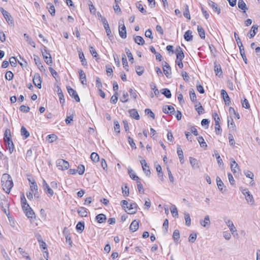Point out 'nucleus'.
Wrapping results in <instances>:
<instances>
[{
  "label": "nucleus",
  "instance_id": "obj_1",
  "mask_svg": "<svg viewBox=\"0 0 260 260\" xmlns=\"http://www.w3.org/2000/svg\"><path fill=\"white\" fill-rule=\"evenodd\" d=\"M1 183L3 189L9 193L13 186V182L10 175L8 174H4L1 179Z\"/></svg>",
  "mask_w": 260,
  "mask_h": 260
},
{
  "label": "nucleus",
  "instance_id": "obj_2",
  "mask_svg": "<svg viewBox=\"0 0 260 260\" xmlns=\"http://www.w3.org/2000/svg\"><path fill=\"white\" fill-rule=\"evenodd\" d=\"M0 206L3 212L9 217V208L10 206V203H9L8 201L5 198V197H4V198L1 200V202H0Z\"/></svg>",
  "mask_w": 260,
  "mask_h": 260
},
{
  "label": "nucleus",
  "instance_id": "obj_3",
  "mask_svg": "<svg viewBox=\"0 0 260 260\" xmlns=\"http://www.w3.org/2000/svg\"><path fill=\"white\" fill-rule=\"evenodd\" d=\"M42 53L46 63L48 65H51L52 63V57L45 46H44V51L42 50Z\"/></svg>",
  "mask_w": 260,
  "mask_h": 260
},
{
  "label": "nucleus",
  "instance_id": "obj_4",
  "mask_svg": "<svg viewBox=\"0 0 260 260\" xmlns=\"http://www.w3.org/2000/svg\"><path fill=\"white\" fill-rule=\"evenodd\" d=\"M56 166L59 170H64L68 169L70 165L68 161L62 159H59L56 161Z\"/></svg>",
  "mask_w": 260,
  "mask_h": 260
},
{
  "label": "nucleus",
  "instance_id": "obj_5",
  "mask_svg": "<svg viewBox=\"0 0 260 260\" xmlns=\"http://www.w3.org/2000/svg\"><path fill=\"white\" fill-rule=\"evenodd\" d=\"M7 149H9L10 153L14 150V144L11 138H4Z\"/></svg>",
  "mask_w": 260,
  "mask_h": 260
},
{
  "label": "nucleus",
  "instance_id": "obj_6",
  "mask_svg": "<svg viewBox=\"0 0 260 260\" xmlns=\"http://www.w3.org/2000/svg\"><path fill=\"white\" fill-rule=\"evenodd\" d=\"M67 90L70 95L72 98H74L75 101L77 102H80V98L76 91L74 89L71 88L70 86L67 87Z\"/></svg>",
  "mask_w": 260,
  "mask_h": 260
},
{
  "label": "nucleus",
  "instance_id": "obj_7",
  "mask_svg": "<svg viewBox=\"0 0 260 260\" xmlns=\"http://www.w3.org/2000/svg\"><path fill=\"white\" fill-rule=\"evenodd\" d=\"M43 187L44 191L48 194L49 197H52L54 192L51 188H50L49 185L47 183L45 180L43 181Z\"/></svg>",
  "mask_w": 260,
  "mask_h": 260
},
{
  "label": "nucleus",
  "instance_id": "obj_8",
  "mask_svg": "<svg viewBox=\"0 0 260 260\" xmlns=\"http://www.w3.org/2000/svg\"><path fill=\"white\" fill-rule=\"evenodd\" d=\"M119 33L120 36L122 39H125L126 38V31L123 21H122V24L119 23Z\"/></svg>",
  "mask_w": 260,
  "mask_h": 260
},
{
  "label": "nucleus",
  "instance_id": "obj_9",
  "mask_svg": "<svg viewBox=\"0 0 260 260\" xmlns=\"http://www.w3.org/2000/svg\"><path fill=\"white\" fill-rule=\"evenodd\" d=\"M42 80L39 74H35L33 78V83L38 88L40 89L41 86Z\"/></svg>",
  "mask_w": 260,
  "mask_h": 260
},
{
  "label": "nucleus",
  "instance_id": "obj_10",
  "mask_svg": "<svg viewBox=\"0 0 260 260\" xmlns=\"http://www.w3.org/2000/svg\"><path fill=\"white\" fill-rule=\"evenodd\" d=\"M127 210H125L128 214H134L137 212V205L136 203H134L131 204L129 206H127Z\"/></svg>",
  "mask_w": 260,
  "mask_h": 260
},
{
  "label": "nucleus",
  "instance_id": "obj_11",
  "mask_svg": "<svg viewBox=\"0 0 260 260\" xmlns=\"http://www.w3.org/2000/svg\"><path fill=\"white\" fill-rule=\"evenodd\" d=\"M140 163L142 165L143 170L145 172L146 175L149 176L151 173L146 160L145 159L141 160H140Z\"/></svg>",
  "mask_w": 260,
  "mask_h": 260
},
{
  "label": "nucleus",
  "instance_id": "obj_12",
  "mask_svg": "<svg viewBox=\"0 0 260 260\" xmlns=\"http://www.w3.org/2000/svg\"><path fill=\"white\" fill-rule=\"evenodd\" d=\"M221 95L226 105H229L231 103L230 98L226 91L224 89L221 90Z\"/></svg>",
  "mask_w": 260,
  "mask_h": 260
},
{
  "label": "nucleus",
  "instance_id": "obj_13",
  "mask_svg": "<svg viewBox=\"0 0 260 260\" xmlns=\"http://www.w3.org/2000/svg\"><path fill=\"white\" fill-rule=\"evenodd\" d=\"M214 68L216 75L219 77H221L222 75V71L220 65L216 62H215Z\"/></svg>",
  "mask_w": 260,
  "mask_h": 260
},
{
  "label": "nucleus",
  "instance_id": "obj_14",
  "mask_svg": "<svg viewBox=\"0 0 260 260\" xmlns=\"http://www.w3.org/2000/svg\"><path fill=\"white\" fill-rule=\"evenodd\" d=\"M165 64L162 68L163 71L166 77L169 78L171 74V69L169 64L167 62H165Z\"/></svg>",
  "mask_w": 260,
  "mask_h": 260
},
{
  "label": "nucleus",
  "instance_id": "obj_15",
  "mask_svg": "<svg viewBox=\"0 0 260 260\" xmlns=\"http://www.w3.org/2000/svg\"><path fill=\"white\" fill-rule=\"evenodd\" d=\"M230 161H231V169L233 173L235 174L237 173V171L236 169L237 168L238 170L239 169V167L238 165L236 163V161L234 160V158H230Z\"/></svg>",
  "mask_w": 260,
  "mask_h": 260
},
{
  "label": "nucleus",
  "instance_id": "obj_16",
  "mask_svg": "<svg viewBox=\"0 0 260 260\" xmlns=\"http://www.w3.org/2000/svg\"><path fill=\"white\" fill-rule=\"evenodd\" d=\"M34 61L36 64L38 66V68L41 72L45 71V69L42 64L40 58L38 56L34 55Z\"/></svg>",
  "mask_w": 260,
  "mask_h": 260
},
{
  "label": "nucleus",
  "instance_id": "obj_17",
  "mask_svg": "<svg viewBox=\"0 0 260 260\" xmlns=\"http://www.w3.org/2000/svg\"><path fill=\"white\" fill-rule=\"evenodd\" d=\"M79 79L83 85H86L87 81L85 74L82 70L79 71Z\"/></svg>",
  "mask_w": 260,
  "mask_h": 260
},
{
  "label": "nucleus",
  "instance_id": "obj_18",
  "mask_svg": "<svg viewBox=\"0 0 260 260\" xmlns=\"http://www.w3.org/2000/svg\"><path fill=\"white\" fill-rule=\"evenodd\" d=\"M3 16L9 25H14L13 20L12 18L11 15L10 14L9 12H5L4 15H3Z\"/></svg>",
  "mask_w": 260,
  "mask_h": 260
},
{
  "label": "nucleus",
  "instance_id": "obj_19",
  "mask_svg": "<svg viewBox=\"0 0 260 260\" xmlns=\"http://www.w3.org/2000/svg\"><path fill=\"white\" fill-rule=\"evenodd\" d=\"M162 111L165 114H168L169 111H170V113L171 114H174L175 112L174 108L171 105L164 107L162 108Z\"/></svg>",
  "mask_w": 260,
  "mask_h": 260
},
{
  "label": "nucleus",
  "instance_id": "obj_20",
  "mask_svg": "<svg viewBox=\"0 0 260 260\" xmlns=\"http://www.w3.org/2000/svg\"><path fill=\"white\" fill-rule=\"evenodd\" d=\"M226 225L229 228L232 234L234 235L235 232H236L237 230L235 227L233 222L231 220H228L225 221Z\"/></svg>",
  "mask_w": 260,
  "mask_h": 260
},
{
  "label": "nucleus",
  "instance_id": "obj_21",
  "mask_svg": "<svg viewBox=\"0 0 260 260\" xmlns=\"http://www.w3.org/2000/svg\"><path fill=\"white\" fill-rule=\"evenodd\" d=\"M57 92L58 96L59 101H60V103L62 105H63L65 102V100H64V96H63V93L62 92V90H61V88H60V87L58 86H57Z\"/></svg>",
  "mask_w": 260,
  "mask_h": 260
},
{
  "label": "nucleus",
  "instance_id": "obj_22",
  "mask_svg": "<svg viewBox=\"0 0 260 260\" xmlns=\"http://www.w3.org/2000/svg\"><path fill=\"white\" fill-rule=\"evenodd\" d=\"M176 52H177V54H176L177 58H176V59L182 60L184 58V53L182 51V50L180 46H178L177 48Z\"/></svg>",
  "mask_w": 260,
  "mask_h": 260
},
{
  "label": "nucleus",
  "instance_id": "obj_23",
  "mask_svg": "<svg viewBox=\"0 0 260 260\" xmlns=\"http://www.w3.org/2000/svg\"><path fill=\"white\" fill-rule=\"evenodd\" d=\"M209 5L213 9L215 12H216L218 14L220 13V9L218 7L217 4L212 1H210Z\"/></svg>",
  "mask_w": 260,
  "mask_h": 260
},
{
  "label": "nucleus",
  "instance_id": "obj_24",
  "mask_svg": "<svg viewBox=\"0 0 260 260\" xmlns=\"http://www.w3.org/2000/svg\"><path fill=\"white\" fill-rule=\"evenodd\" d=\"M139 228V222L136 220H134L129 226V230L132 232H136Z\"/></svg>",
  "mask_w": 260,
  "mask_h": 260
},
{
  "label": "nucleus",
  "instance_id": "obj_25",
  "mask_svg": "<svg viewBox=\"0 0 260 260\" xmlns=\"http://www.w3.org/2000/svg\"><path fill=\"white\" fill-rule=\"evenodd\" d=\"M128 112L130 114V116L133 118H134L136 120H139L140 119V116L138 111L136 109H131L128 111Z\"/></svg>",
  "mask_w": 260,
  "mask_h": 260
},
{
  "label": "nucleus",
  "instance_id": "obj_26",
  "mask_svg": "<svg viewBox=\"0 0 260 260\" xmlns=\"http://www.w3.org/2000/svg\"><path fill=\"white\" fill-rule=\"evenodd\" d=\"M95 219L98 222L102 223L104 222L106 220V216L104 214H99L95 217Z\"/></svg>",
  "mask_w": 260,
  "mask_h": 260
},
{
  "label": "nucleus",
  "instance_id": "obj_27",
  "mask_svg": "<svg viewBox=\"0 0 260 260\" xmlns=\"http://www.w3.org/2000/svg\"><path fill=\"white\" fill-rule=\"evenodd\" d=\"M258 29V26L256 25H253L251 28V29L249 31V38H252L254 37V36L256 35V32Z\"/></svg>",
  "mask_w": 260,
  "mask_h": 260
},
{
  "label": "nucleus",
  "instance_id": "obj_28",
  "mask_svg": "<svg viewBox=\"0 0 260 260\" xmlns=\"http://www.w3.org/2000/svg\"><path fill=\"white\" fill-rule=\"evenodd\" d=\"M179 158L180 159V161L181 164L184 162V156H183V152L180 146H178L177 147V151Z\"/></svg>",
  "mask_w": 260,
  "mask_h": 260
},
{
  "label": "nucleus",
  "instance_id": "obj_29",
  "mask_svg": "<svg viewBox=\"0 0 260 260\" xmlns=\"http://www.w3.org/2000/svg\"><path fill=\"white\" fill-rule=\"evenodd\" d=\"M194 108L199 115H201L204 113V109L200 102L194 105Z\"/></svg>",
  "mask_w": 260,
  "mask_h": 260
},
{
  "label": "nucleus",
  "instance_id": "obj_30",
  "mask_svg": "<svg viewBox=\"0 0 260 260\" xmlns=\"http://www.w3.org/2000/svg\"><path fill=\"white\" fill-rule=\"evenodd\" d=\"M200 224L204 227L209 225L210 224V221L209 215H206L204 220H200Z\"/></svg>",
  "mask_w": 260,
  "mask_h": 260
},
{
  "label": "nucleus",
  "instance_id": "obj_31",
  "mask_svg": "<svg viewBox=\"0 0 260 260\" xmlns=\"http://www.w3.org/2000/svg\"><path fill=\"white\" fill-rule=\"evenodd\" d=\"M238 6L239 9L243 10L244 12H245L246 11L248 10L246 5L243 0H239Z\"/></svg>",
  "mask_w": 260,
  "mask_h": 260
},
{
  "label": "nucleus",
  "instance_id": "obj_32",
  "mask_svg": "<svg viewBox=\"0 0 260 260\" xmlns=\"http://www.w3.org/2000/svg\"><path fill=\"white\" fill-rule=\"evenodd\" d=\"M184 38L186 41L189 42L192 41L193 38L192 31L190 30L186 31L184 34Z\"/></svg>",
  "mask_w": 260,
  "mask_h": 260
},
{
  "label": "nucleus",
  "instance_id": "obj_33",
  "mask_svg": "<svg viewBox=\"0 0 260 260\" xmlns=\"http://www.w3.org/2000/svg\"><path fill=\"white\" fill-rule=\"evenodd\" d=\"M189 161L191 167L193 169H198L199 168V166L198 165V161L197 159L190 157L189 158Z\"/></svg>",
  "mask_w": 260,
  "mask_h": 260
},
{
  "label": "nucleus",
  "instance_id": "obj_34",
  "mask_svg": "<svg viewBox=\"0 0 260 260\" xmlns=\"http://www.w3.org/2000/svg\"><path fill=\"white\" fill-rule=\"evenodd\" d=\"M78 53H79V57L81 60L82 64L84 66H87V63L86 59L84 57V55L83 52L81 51H78Z\"/></svg>",
  "mask_w": 260,
  "mask_h": 260
},
{
  "label": "nucleus",
  "instance_id": "obj_35",
  "mask_svg": "<svg viewBox=\"0 0 260 260\" xmlns=\"http://www.w3.org/2000/svg\"><path fill=\"white\" fill-rule=\"evenodd\" d=\"M20 131L21 134L23 137L24 139H26L29 136V133L24 126L21 127Z\"/></svg>",
  "mask_w": 260,
  "mask_h": 260
},
{
  "label": "nucleus",
  "instance_id": "obj_36",
  "mask_svg": "<svg viewBox=\"0 0 260 260\" xmlns=\"http://www.w3.org/2000/svg\"><path fill=\"white\" fill-rule=\"evenodd\" d=\"M78 213L81 217H86L87 216V212L84 207H80L77 211Z\"/></svg>",
  "mask_w": 260,
  "mask_h": 260
},
{
  "label": "nucleus",
  "instance_id": "obj_37",
  "mask_svg": "<svg viewBox=\"0 0 260 260\" xmlns=\"http://www.w3.org/2000/svg\"><path fill=\"white\" fill-rule=\"evenodd\" d=\"M134 41L136 43L139 45H143L145 43L143 38L139 36H137L134 38Z\"/></svg>",
  "mask_w": 260,
  "mask_h": 260
},
{
  "label": "nucleus",
  "instance_id": "obj_38",
  "mask_svg": "<svg viewBox=\"0 0 260 260\" xmlns=\"http://www.w3.org/2000/svg\"><path fill=\"white\" fill-rule=\"evenodd\" d=\"M47 9H48V11L51 16H53L55 15V10L54 6L51 3L47 4Z\"/></svg>",
  "mask_w": 260,
  "mask_h": 260
},
{
  "label": "nucleus",
  "instance_id": "obj_39",
  "mask_svg": "<svg viewBox=\"0 0 260 260\" xmlns=\"http://www.w3.org/2000/svg\"><path fill=\"white\" fill-rule=\"evenodd\" d=\"M121 60L123 68L126 71H128V62L127 61L126 57L125 54L122 55Z\"/></svg>",
  "mask_w": 260,
  "mask_h": 260
},
{
  "label": "nucleus",
  "instance_id": "obj_40",
  "mask_svg": "<svg viewBox=\"0 0 260 260\" xmlns=\"http://www.w3.org/2000/svg\"><path fill=\"white\" fill-rule=\"evenodd\" d=\"M128 174L129 175L130 177L134 180L137 181H139V177L136 174L134 171L132 170H128Z\"/></svg>",
  "mask_w": 260,
  "mask_h": 260
},
{
  "label": "nucleus",
  "instance_id": "obj_41",
  "mask_svg": "<svg viewBox=\"0 0 260 260\" xmlns=\"http://www.w3.org/2000/svg\"><path fill=\"white\" fill-rule=\"evenodd\" d=\"M216 182H217V185L218 186V189L222 192H223V186H224V184L222 182V180L219 177L217 176L216 177Z\"/></svg>",
  "mask_w": 260,
  "mask_h": 260
},
{
  "label": "nucleus",
  "instance_id": "obj_42",
  "mask_svg": "<svg viewBox=\"0 0 260 260\" xmlns=\"http://www.w3.org/2000/svg\"><path fill=\"white\" fill-rule=\"evenodd\" d=\"M184 218H185V224L187 226H189L191 224V219H190V215L188 213L185 212L184 213Z\"/></svg>",
  "mask_w": 260,
  "mask_h": 260
},
{
  "label": "nucleus",
  "instance_id": "obj_43",
  "mask_svg": "<svg viewBox=\"0 0 260 260\" xmlns=\"http://www.w3.org/2000/svg\"><path fill=\"white\" fill-rule=\"evenodd\" d=\"M24 37L26 39V41L31 45L32 47L35 48V43L31 40L29 36L27 34H24Z\"/></svg>",
  "mask_w": 260,
  "mask_h": 260
},
{
  "label": "nucleus",
  "instance_id": "obj_44",
  "mask_svg": "<svg viewBox=\"0 0 260 260\" xmlns=\"http://www.w3.org/2000/svg\"><path fill=\"white\" fill-rule=\"evenodd\" d=\"M76 230L81 233L84 229V222L83 221L79 222L76 226Z\"/></svg>",
  "mask_w": 260,
  "mask_h": 260
},
{
  "label": "nucleus",
  "instance_id": "obj_45",
  "mask_svg": "<svg viewBox=\"0 0 260 260\" xmlns=\"http://www.w3.org/2000/svg\"><path fill=\"white\" fill-rule=\"evenodd\" d=\"M245 197L246 200L249 204H250V205L254 204V201L253 198V196L250 193L246 195Z\"/></svg>",
  "mask_w": 260,
  "mask_h": 260
},
{
  "label": "nucleus",
  "instance_id": "obj_46",
  "mask_svg": "<svg viewBox=\"0 0 260 260\" xmlns=\"http://www.w3.org/2000/svg\"><path fill=\"white\" fill-rule=\"evenodd\" d=\"M198 31L199 35L201 37V39H205V32L204 30V29L200 26H198Z\"/></svg>",
  "mask_w": 260,
  "mask_h": 260
},
{
  "label": "nucleus",
  "instance_id": "obj_47",
  "mask_svg": "<svg viewBox=\"0 0 260 260\" xmlns=\"http://www.w3.org/2000/svg\"><path fill=\"white\" fill-rule=\"evenodd\" d=\"M90 158L94 162H98L100 160L99 155L95 152L91 153L90 155Z\"/></svg>",
  "mask_w": 260,
  "mask_h": 260
},
{
  "label": "nucleus",
  "instance_id": "obj_48",
  "mask_svg": "<svg viewBox=\"0 0 260 260\" xmlns=\"http://www.w3.org/2000/svg\"><path fill=\"white\" fill-rule=\"evenodd\" d=\"M144 70V68L142 66H138L136 67V72L139 76H141L143 74Z\"/></svg>",
  "mask_w": 260,
  "mask_h": 260
},
{
  "label": "nucleus",
  "instance_id": "obj_49",
  "mask_svg": "<svg viewBox=\"0 0 260 260\" xmlns=\"http://www.w3.org/2000/svg\"><path fill=\"white\" fill-rule=\"evenodd\" d=\"M162 94H164L167 98H171L172 94L171 91L168 88H164L162 89Z\"/></svg>",
  "mask_w": 260,
  "mask_h": 260
},
{
  "label": "nucleus",
  "instance_id": "obj_50",
  "mask_svg": "<svg viewBox=\"0 0 260 260\" xmlns=\"http://www.w3.org/2000/svg\"><path fill=\"white\" fill-rule=\"evenodd\" d=\"M171 213L173 217H178V213L177 208L174 206L172 205V208H170Z\"/></svg>",
  "mask_w": 260,
  "mask_h": 260
},
{
  "label": "nucleus",
  "instance_id": "obj_51",
  "mask_svg": "<svg viewBox=\"0 0 260 260\" xmlns=\"http://www.w3.org/2000/svg\"><path fill=\"white\" fill-rule=\"evenodd\" d=\"M150 87L151 89L154 91V93L155 95L158 96L159 94V92L154 83H151L150 84Z\"/></svg>",
  "mask_w": 260,
  "mask_h": 260
},
{
  "label": "nucleus",
  "instance_id": "obj_52",
  "mask_svg": "<svg viewBox=\"0 0 260 260\" xmlns=\"http://www.w3.org/2000/svg\"><path fill=\"white\" fill-rule=\"evenodd\" d=\"M30 187L32 192L35 191L37 192L38 191V186L35 180L32 179V182L31 184H30Z\"/></svg>",
  "mask_w": 260,
  "mask_h": 260
},
{
  "label": "nucleus",
  "instance_id": "obj_53",
  "mask_svg": "<svg viewBox=\"0 0 260 260\" xmlns=\"http://www.w3.org/2000/svg\"><path fill=\"white\" fill-rule=\"evenodd\" d=\"M57 139V136L54 134L49 135L47 136V140L49 141V143H52L55 141Z\"/></svg>",
  "mask_w": 260,
  "mask_h": 260
},
{
  "label": "nucleus",
  "instance_id": "obj_54",
  "mask_svg": "<svg viewBox=\"0 0 260 260\" xmlns=\"http://www.w3.org/2000/svg\"><path fill=\"white\" fill-rule=\"evenodd\" d=\"M234 36L239 48H242L243 46L242 43L241 42L240 38L236 32H234Z\"/></svg>",
  "mask_w": 260,
  "mask_h": 260
},
{
  "label": "nucleus",
  "instance_id": "obj_55",
  "mask_svg": "<svg viewBox=\"0 0 260 260\" xmlns=\"http://www.w3.org/2000/svg\"><path fill=\"white\" fill-rule=\"evenodd\" d=\"M173 238L175 241H178L180 238L179 231L178 230H175L173 234Z\"/></svg>",
  "mask_w": 260,
  "mask_h": 260
},
{
  "label": "nucleus",
  "instance_id": "obj_56",
  "mask_svg": "<svg viewBox=\"0 0 260 260\" xmlns=\"http://www.w3.org/2000/svg\"><path fill=\"white\" fill-rule=\"evenodd\" d=\"M239 49H240V54L244 60V61L245 62V63H247V58H246V55H245V52H244V49L243 48V46H242V48H239Z\"/></svg>",
  "mask_w": 260,
  "mask_h": 260
},
{
  "label": "nucleus",
  "instance_id": "obj_57",
  "mask_svg": "<svg viewBox=\"0 0 260 260\" xmlns=\"http://www.w3.org/2000/svg\"><path fill=\"white\" fill-rule=\"evenodd\" d=\"M189 95L190 100L192 102L196 101V95L193 89H190L189 90Z\"/></svg>",
  "mask_w": 260,
  "mask_h": 260
},
{
  "label": "nucleus",
  "instance_id": "obj_58",
  "mask_svg": "<svg viewBox=\"0 0 260 260\" xmlns=\"http://www.w3.org/2000/svg\"><path fill=\"white\" fill-rule=\"evenodd\" d=\"M198 140L202 147L206 148L207 147V145L202 137H199L198 139Z\"/></svg>",
  "mask_w": 260,
  "mask_h": 260
},
{
  "label": "nucleus",
  "instance_id": "obj_59",
  "mask_svg": "<svg viewBox=\"0 0 260 260\" xmlns=\"http://www.w3.org/2000/svg\"><path fill=\"white\" fill-rule=\"evenodd\" d=\"M118 93L117 92H115L114 95L111 97L110 99L111 103L113 104H116L118 101Z\"/></svg>",
  "mask_w": 260,
  "mask_h": 260
},
{
  "label": "nucleus",
  "instance_id": "obj_60",
  "mask_svg": "<svg viewBox=\"0 0 260 260\" xmlns=\"http://www.w3.org/2000/svg\"><path fill=\"white\" fill-rule=\"evenodd\" d=\"M168 226H169V221H168V220L167 219H165V220L164 221V222L163 223L162 231L165 234H166L167 233Z\"/></svg>",
  "mask_w": 260,
  "mask_h": 260
},
{
  "label": "nucleus",
  "instance_id": "obj_61",
  "mask_svg": "<svg viewBox=\"0 0 260 260\" xmlns=\"http://www.w3.org/2000/svg\"><path fill=\"white\" fill-rule=\"evenodd\" d=\"M13 77H14V75L11 71H7L6 72V75H5V78L7 80L10 81L13 78Z\"/></svg>",
  "mask_w": 260,
  "mask_h": 260
},
{
  "label": "nucleus",
  "instance_id": "obj_62",
  "mask_svg": "<svg viewBox=\"0 0 260 260\" xmlns=\"http://www.w3.org/2000/svg\"><path fill=\"white\" fill-rule=\"evenodd\" d=\"M185 7V10L183 13V15H184V17H186L187 19H190V14H189V12L188 6L187 5H186Z\"/></svg>",
  "mask_w": 260,
  "mask_h": 260
},
{
  "label": "nucleus",
  "instance_id": "obj_63",
  "mask_svg": "<svg viewBox=\"0 0 260 260\" xmlns=\"http://www.w3.org/2000/svg\"><path fill=\"white\" fill-rule=\"evenodd\" d=\"M128 93L126 92L123 91L122 97L120 99V101L125 103L128 101Z\"/></svg>",
  "mask_w": 260,
  "mask_h": 260
},
{
  "label": "nucleus",
  "instance_id": "obj_64",
  "mask_svg": "<svg viewBox=\"0 0 260 260\" xmlns=\"http://www.w3.org/2000/svg\"><path fill=\"white\" fill-rule=\"evenodd\" d=\"M26 216L28 218H32L34 215L35 214L33 210L30 208V209H28V210H26L24 211Z\"/></svg>",
  "mask_w": 260,
  "mask_h": 260
}]
</instances>
